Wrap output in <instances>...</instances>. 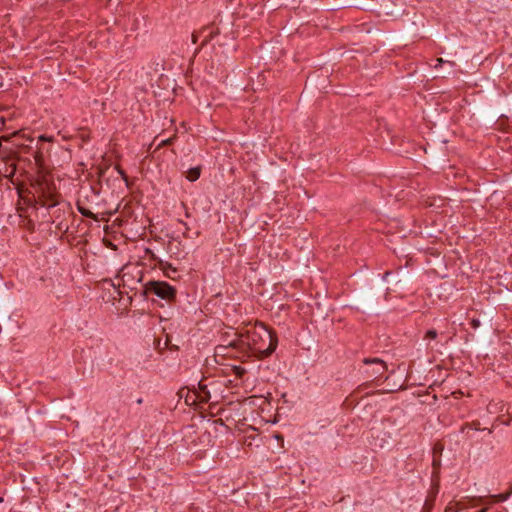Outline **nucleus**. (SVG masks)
Listing matches in <instances>:
<instances>
[{"mask_svg": "<svg viewBox=\"0 0 512 512\" xmlns=\"http://www.w3.org/2000/svg\"><path fill=\"white\" fill-rule=\"evenodd\" d=\"M277 334L264 324H256L251 329L238 334L228 346L236 349L243 356L256 355L258 358L270 356L277 348Z\"/></svg>", "mask_w": 512, "mask_h": 512, "instance_id": "obj_1", "label": "nucleus"}, {"mask_svg": "<svg viewBox=\"0 0 512 512\" xmlns=\"http://www.w3.org/2000/svg\"><path fill=\"white\" fill-rule=\"evenodd\" d=\"M33 198L35 207L40 206L50 209L58 206L61 195L56 191L53 184L43 179L37 182Z\"/></svg>", "mask_w": 512, "mask_h": 512, "instance_id": "obj_2", "label": "nucleus"}, {"mask_svg": "<svg viewBox=\"0 0 512 512\" xmlns=\"http://www.w3.org/2000/svg\"><path fill=\"white\" fill-rule=\"evenodd\" d=\"M146 291L168 302L175 301L177 293L173 286L164 281H150L146 285Z\"/></svg>", "mask_w": 512, "mask_h": 512, "instance_id": "obj_3", "label": "nucleus"}, {"mask_svg": "<svg viewBox=\"0 0 512 512\" xmlns=\"http://www.w3.org/2000/svg\"><path fill=\"white\" fill-rule=\"evenodd\" d=\"M50 221L56 224V228L60 231H67L68 225L64 224L65 215L70 210V205L63 201H59L58 206H54V208H50Z\"/></svg>", "mask_w": 512, "mask_h": 512, "instance_id": "obj_4", "label": "nucleus"}, {"mask_svg": "<svg viewBox=\"0 0 512 512\" xmlns=\"http://www.w3.org/2000/svg\"><path fill=\"white\" fill-rule=\"evenodd\" d=\"M363 362L364 364L374 365L371 374V376H373L374 378L382 376L387 369L385 362L379 358H365Z\"/></svg>", "mask_w": 512, "mask_h": 512, "instance_id": "obj_5", "label": "nucleus"}, {"mask_svg": "<svg viewBox=\"0 0 512 512\" xmlns=\"http://www.w3.org/2000/svg\"><path fill=\"white\" fill-rule=\"evenodd\" d=\"M158 267L164 272L165 276L170 279H175L177 274V269L174 268L170 263L159 260Z\"/></svg>", "mask_w": 512, "mask_h": 512, "instance_id": "obj_6", "label": "nucleus"}, {"mask_svg": "<svg viewBox=\"0 0 512 512\" xmlns=\"http://www.w3.org/2000/svg\"><path fill=\"white\" fill-rule=\"evenodd\" d=\"M200 174H201V167H193V168H190L188 171H187V175H186V178L191 181V182H194L196 181L199 177H200Z\"/></svg>", "mask_w": 512, "mask_h": 512, "instance_id": "obj_7", "label": "nucleus"}, {"mask_svg": "<svg viewBox=\"0 0 512 512\" xmlns=\"http://www.w3.org/2000/svg\"><path fill=\"white\" fill-rule=\"evenodd\" d=\"M77 209L82 216L93 219V220H97V217L93 212L82 207L79 203L77 204Z\"/></svg>", "mask_w": 512, "mask_h": 512, "instance_id": "obj_8", "label": "nucleus"}, {"mask_svg": "<svg viewBox=\"0 0 512 512\" xmlns=\"http://www.w3.org/2000/svg\"><path fill=\"white\" fill-rule=\"evenodd\" d=\"M511 494H512V484H511L510 490L507 493H500L497 495H492L491 498L496 502H504L511 496Z\"/></svg>", "mask_w": 512, "mask_h": 512, "instance_id": "obj_9", "label": "nucleus"}, {"mask_svg": "<svg viewBox=\"0 0 512 512\" xmlns=\"http://www.w3.org/2000/svg\"><path fill=\"white\" fill-rule=\"evenodd\" d=\"M233 373L236 377L242 378L246 374V369L242 366H233Z\"/></svg>", "mask_w": 512, "mask_h": 512, "instance_id": "obj_10", "label": "nucleus"}, {"mask_svg": "<svg viewBox=\"0 0 512 512\" xmlns=\"http://www.w3.org/2000/svg\"><path fill=\"white\" fill-rule=\"evenodd\" d=\"M437 331L434 329H430L426 332L425 338L426 339H435L437 337Z\"/></svg>", "mask_w": 512, "mask_h": 512, "instance_id": "obj_11", "label": "nucleus"}, {"mask_svg": "<svg viewBox=\"0 0 512 512\" xmlns=\"http://www.w3.org/2000/svg\"><path fill=\"white\" fill-rule=\"evenodd\" d=\"M173 140H174V137L162 140L160 142V144L158 145V148L162 147V146L170 145L173 142Z\"/></svg>", "mask_w": 512, "mask_h": 512, "instance_id": "obj_12", "label": "nucleus"}, {"mask_svg": "<svg viewBox=\"0 0 512 512\" xmlns=\"http://www.w3.org/2000/svg\"><path fill=\"white\" fill-rule=\"evenodd\" d=\"M180 223L185 227V231L183 232L184 237H188L189 227H188L187 223H185L183 221H180Z\"/></svg>", "mask_w": 512, "mask_h": 512, "instance_id": "obj_13", "label": "nucleus"}, {"mask_svg": "<svg viewBox=\"0 0 512 512\" xmlns=\"http://www.w3.org/2000/svg\"><path fill=\"white\" fill-rule=\"evenodd\" d=\"M41 141H50V139H49V138H47V137H46V136H44V135H41V136H39V140H38V142H41Z\"/></svg>", "mask_w": 512, "mask_h": 512, "instance_id": "obj_14", "label": "nucleus"}, {"mask_svg": "<svg viewBox=\"0 0 512 512\" xmlns=\"http://www.w3.org/2000/svg\"><path fill=\"white\" fill-rule=\"evenodd\" d=\"M41 158H42L41 154L39 152H37V154L35 155L36 162L40 163Z\"/></svg>", "mask_w": 512, "mask_h": 512, "instance_id": "obj_15", "label": "nucleus"}, {"mask_svg": "<svg viewBox=\"0 0 512 512\" xmlns=\"http://www.w3.org/2000/svg\"><path fill=\"white\" fill-rule=\"evenodd\" d=\"M447 511H450V512H458V510H457V509H454L452 505H449V506L447 507Z\"/></svg>", "mask_w": 512, "mask_h": 512, "instance_id": "obj_16", "label": "nucleus"}, {"mask_svg": "<svg viewBox=\"0 0 512 512\" xmlns=\"http://www.w3.org/2000/svg\"><path fill=\"white\" fill-rule=\"evenodd\" d=\"M120 174L123 176L124 179H127V176L126 174L124 173V171L120 170Z\"/></svg>", "mask_w": 512, "mask_h": 512, "instance_id": "obj_17", "label": "nucleus"}, {"mask_svg": "<svg viewBox=\"0 0 512 512\" xmlns=\"http://www.w3.org/2000/svg\"><path fill=\"white\" fill-rule=\"evenodd\" d=\"M326 296L332 297V294L329 292V290H328V289H327V291H326Z\"/></svg>", "mask_w": 512, "mask_h": 512, "instance_id": "obj_18", "label": "nucleus"}, {"mask_svg": "<svg viewBox=\"0 0 512 512\" xmlns=\"http://www.w3.org/2000/svg\"><path fill=\"white\" fill-rule=\"evenodd\" d=\"M487 511H488V509H487V508H483V509H481V510H479V511H477V512H487Z\"/></svg>", "mask_w": 512, "mask_h": 512, "instance_id": "obj_19", "label": "nucleus"}, {"mask_svg": "<svg viewBox=\"0 0 512 512\" xmlns=\"http://www.w3.org/2000/svg\"><path fill=\"white\" fill-rule=\"evenodd\" d=\"M185 216H186V217H190V213L188 212V210H186V212H185Z\"/></svg>", "mask_w": 512, "mask_h": 512, "instance_id": "obj_20", "label": "nucleus"}, {"mask_svg": "<svg viewBox=\"0 0 512 512\" xmlns=\"http://www.w3.org/2000/svg\"><path fill=\"white\" fill-rule=\"evenodd\" d=\"M438 61V64H441L443 62V60L440 58L437 60Z\"/></svg>", "mask_w": 512, "mask_h": 512, "instance_id": "obj_21", "label": "nucleus"}]
</instances>
